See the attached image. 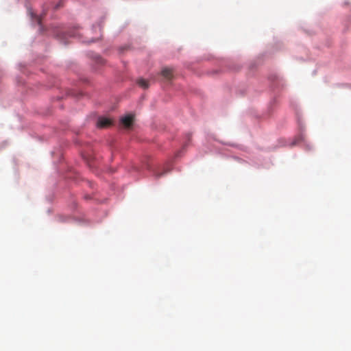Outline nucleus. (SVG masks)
<instances>
[{
    "mask_svg": "<svg viewBox=\"0 0 351 351\" xmlns=\"http://www.w3.org/2000/svg\"><path fill=\"white\" fill-rule=\"evenodd\" d=\"M112 124L111 120L106 117L98 119L97 126L99 128H108Z\"/></svg>",
    "mask_w": 351,
    "mask_h": 351,
    "instance_id": "nucleus-1",
    "label": "nucleus"
},
{
    "mask_svg": "<svg viewBox=\"0 0 351 351\" xmlns=\"http://www.w3.org/2000/svg\"><path fill=\"white\" fill-rule=\"evenodd\" d=\"M133 121L134 116L132 114H128L121 118V123L125 128H130L132 125Z\"/></svg>",
    "mask_w": 351,
    "mask_h": 351,
    "instance_id": "nucleus-2",
    "label": "nucleus"
},
{
    "mask_svg": "<svg viewBox=\"0 0 351 351\" xmlns=\"http://www.w3.org/2000/svg\"><path fill=\"white\" fill-rule=\"evenodd\" d=\"M161 75L166 80H170L173 77V70L172 69L165 67L161 71Z\"/></svg>",
    "mask_w": 351,
    "mask_h": 351,
    "instance_id": "nucleus-3",
    "label": "nucleus"
},
{
    "mask_svg": "<svg viewBox=\"0 0 351 351\" xmlns=\"http://www.w3.org/2000/svg\"><path fill=\"white\" fill-rule=\"evenodd\" d=\"M137 84L139 86L142 87L144 89H146L149 87V84L147 80L143 78H140L137 80Z\"/></svg>",
    "mask_w": 351,
    "mask_h": 351,
    "instance_id": "nucleus-4",
    "label": "nucleus"
},
{
    "mask_svg": "<svg viewBox=\"0 0 351 351\" xmlns=\"http://www.w3.org/2000/svg\"><path fill=\"white\" fill-rule=\"evenodd\" d=\"M162 175H163V173H155V176H156V178H160V176H162Z\"/></svg>",
    "mask_w": 351,
    "mask_h": 351,
    "instance_id": "nucleus-5",
    "label": "nucleus"
},
{
    "mask_svg": "<svg viewBox=\"0 0 351 351\" xmlns=\"http://www.w3.org/2000/svg\"><path fill=\"white\" fill-rule=\"evenodd\" d=\"M102 62V59L101 58H99V62Z\"/></svg>",
    "mask_w": 351,
    "mask_h": 351,
    "instance_id": "nucleus-6",
    "label": "nucleus"
}]
</instances>
